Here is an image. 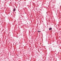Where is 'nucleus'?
I'll use <instances>...</instances> for the list:
<instances>
[{"label": "nucleus", "instance_id": "1", "mask_svg": "<svg viewBox=\"0 0 61 61\" xmlns=\"http://www.w3.org/2000/svg\"><path fill=\"white\" fill-rule=\"evenodd\" d=\"M15 11H16V9L14 8L13 10V11H14V12H15Z\"/></svg>", "mask_w": 61, "mask_h": 61}, {"label": "nucleus", "instance_id": "2", "mask_svg": "<svg viewBox=\"0 0 61 61\" xmlns=\"http://www.w3.org/2000/svg\"><path fill=\"white\" fill-rule=\"evenodd\" d=\"M52 30V28H49V30Z\"/></svg>", "mask_w": 61, "mask_h": 61}, {"label": "nucleus", "instance_id": "3", "mask_svg": "<svg viewBox=\"0 0 61 61\" xmlns=\"http://www.w3.org/2000/svg\"><path fill=\"white\" fill-rule=\"evenodd\" d=\"M41 32V31H38V33H40Z\"/></svg>", "mask_w": 61, "mask_h": 61}]
</instances>
